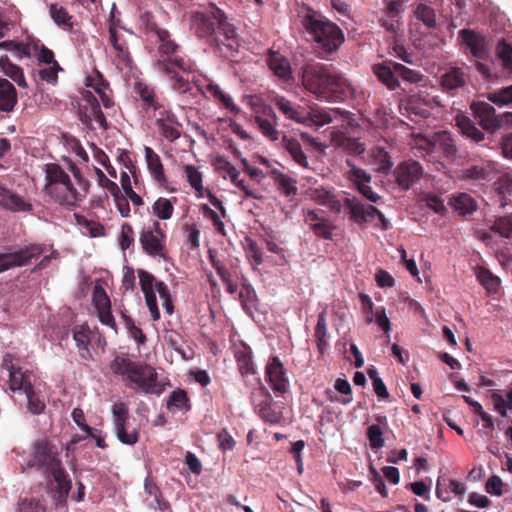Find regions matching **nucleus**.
Segmentation results:
<instances>
[{"label": "nucleus", "mask_w": 512, "mask_h": 512, "mask_svg": "<svg viewBox=\"0 0 512 512\" xmlns=\"http://www.w3.org/2000/svg\"><path fill=\"white\" fill-rule=\"evenodd\" d=\"M302 24L314 41L315 51L322 58L335 52L344 42L342 30L313 10L309 9L303 16Z\"/></svg>", "instance_id": "obj_4"}, {"label": "nucleus", "mask_w": 512, "mask_h": 512, "mask_svg": "<svg viewBox=\"0 0 512 512\" xmlns=\"http://www.w3.org/2000/svg\"><path fill=\"white\" fill-rule=\"evenodd\" d=\"M133 92L136 99L141 100V107L147 113H156L157 110L162 108V104L154 91V89L148 84L142 81H136L134 84Z\"/></svg>", "instance_id": "obj_24"}, {"label": "nucleus", "mask_w": 512, "mask_h": 512, "mask_svg": "<svg viewBox=\"0 0 512 512\" xmlns=\"http://www.w3.org/2000/svg\"><path fill=\"white\" fill-rule=\"evenodd\" d=\"M359 298L361 301L362 311L365 314L366 322L372 323L375 316V322L382 330H384V310H377L374 314L371 298L364 293H360Z\"/></svg>", "instance_id": "obj_39"}, {"label": "nucleus", "mask_w": 512, "mask_h": 512, "mask_svg": "<svg viewBox=\"0 0 512 512\" xmlns=\"http://www.w3.org/2000/svg\"><path fill=\"white\" fill-rule=\"evenodd\" d=\"M414 14L416 18L422 21L428 28L436 26V14L432 7L427 4L420 3L417 5Z\"/></svg>", "instance_id": "obj_55"}, {"label": "nucleus", "mask_w": 512, "mask_h": 512, "mask_svg": "<svg viewBox=\"0 0 512 512\" xmlns=\"http://www.w3.org/2000/svg\"><path fill=\"white\" fill-rule=\"evenodd\" d=\"M491 230L505 238H512V215L499 217L491 226Z\"/></svg>", "instance_id": "obj_58"}, {"label": "nucleus", "mask_w": 512, "mask_h": 512, "mask_svg": "<svg viewBox=\"0 0 512 512\" xmlns=\"http://www.w3.org/2000/svg\"><path fill=\"white\" fill-rule=\"evenodd\" d=\"M267 381L275 393L284 394L288 387L289 381L286 377L285 369L278 357L273 356L266 365Z\"/></svg>", "instance_id": "obj_19"}, {"label": "nucleus", "mask_w": 512, "mask_h": 512, "mask_svg": "<svg viewBox=\"0 0 512 512\" xmlns=\"http://www.w3.org/2000/svg\"><path fill=\"white\" fill-rule=\"evenodd\" d=\"M152 210L159 219L168 220L173 215L174 206L170 199L160 197L154 202Z\"/></svg>", "instance_id": "obj_53"}, {"label": "nucleus", "mask_w": 512, "mask_h": 512, "mask_svg": "<svg viewBox=\"0 0 512 512\" xmlns=\"http://www.w3.org/2000/svg\"><path fill=\"white\" fill-rule=\"evenodd\" d=\"M403 0H391L386 6V18H391L390 24L386 22V40L392 41V52L395 57L404 62L412 63L411 55L404 45L405 35L403 23L399 21V14L402 10Z\"/></svg>", "instance_id": "obj_6"}, {"label": "nucleus", "mask_w": 512, "mask_h": 512, "mask_svg": "<svg viewBox=\"0 0 512 512\" xmlns=\"http://www.w3.org/2000/svg\"><path fill=\"white\" fill-rule=\"evenodd\" d=\"M470 108L484 130L494 132L501 127L502 120L495 114L494 107L489 103L484 101L473 102Z\"/></svg>", "instance_id": "obj_18"}, {"label": "nucleus", "mask_w": 512, "mask_h": 512, "mask_svg": "<svg viewBox=\"0 0 512 512\" xmlns=\"http://www.w3.org/2000/svg\"><path fill=\"white\" fill-rule=\"evenodd\" d=\"M346 163L351 168L348 177L357 186L358 191L371 202H377L380 196L373 192L368 185L371 180L370 175L363 169L353 165L349 160H347Z\"/></svg>", "instance_id": "obj_25"}, {"label": "nucleus", "mask_w": 512, "mask_h": 512, "mask_svg": "<svg viewBox=\"0 0 512 512\" xmlns=\"http://www.w3.org/2000/svg\"><path fill=\"white\" fill-rule=\"evenodd\" d=\"M310 197L312 200L320 205H325L335 211H340L341 203L336 197L328 190L324 188H316L310 191Z\"/></svg>", "instance_id": "obj_42"}, {"label": "nucleus", "mask_w": 512, "mask_h": 512, "mask_svg": "<svg viewBox=\"0 0 512 512\" xmlns=\"http://www.w3.org/2000/svg\"><path fill=\"white\" fill-rule=\"evenodd\" d=\"M368 477L375 485L376 490L384 496V462L381 457H377V459L370 458Z\"/></svg>", "instance_id": "obj_38"}, {"label": "nucleus", "mask_w": 512, "mask_h": 512, "mask_svg": "<svg viewBox=\"0 0 512 512\" xmlns=\"http://www.w3.org/2000/svg\"><path fill=\"white\" fill-rule=\"evenodd\" d=\"M415 145L417 149L425 152L422 155L428 156L429 161L432 160L433 154L436 152H442L448 159H452L457 153L455 141L446 131L436 133L432 137L417 134L415 135Z\"/></svg>", "instance_id": "obj_8"}, {"label": "nucleus", "mask_w": 512, "mask_h": 512, "mask_svg": "<svg viewBox=\"0 0 512 512\" xmlns=\"http://www.w3.org/2000/svg\"><path fill=\"white\" fill-rule=\"evenodd\" d=\"M127 424H117L114 425L115 433L117 436V439L125 444V445H134L139 440V432L137 429H132L130 432L127 430Z\"/></svg>", "instance_id": "obj_54"}, {"label": "nucleus", "mask_w": 512, "mask_h": 512, "mask_svg": "<svg viewBox=\"0 0 512 512\" xmlns=\"http://www.w3.org/2000/svg\"><path fill=\"white\" fill-rule=\"evenodd\" d=\"M467 76L460 68H452L441 76V86L444 91L454 93L466 85Z\"/></svg>", "instance_id": "obj_35"}, {"label": "nucleus", "mask_w": 512, "mask_h": 512, "mask_svg": "<svg viewBox=\"0 0 512 512\" xmlns=\"http://www.w3.org/2000/svg\"><path fill=\"white\" fill-rule=\"evenodd\" d=\"M487 99L499 106L512 103V85L489 93Z\"/></svg>", "instance_id": "obj_59"}, {"label": "nucleus", "mask_w": 512, "mask_h": 512, "mask_svg": "<svg viewBox=\"0 0 512 512\" xmlns=\"http://www.w3.org/2000/svg\"><path fill=\"white\" fill-rule=\"evenodd\" d=\"M156 119V125L159 129L161 136L167 141L174 142L181 137L182 124L178 121L176 115L164 108L157 110L153 113Z\"/></svg>", "instance_id": "obj_16"}, {"label": "nucleus", "mask_w": 512, "mask_h": 512, "mask_svg": "<svg viewBox=\"0 0 512 512\" xmlns=\"http://www.w3.org/2000/svg\"><path fill=\"white\" fill-rule=\"evenodd\" d=\"M9 371V388L12 392L26 393L33 388L32 373L29 370H23L13 364L7 367Z\"/></svg>", "instance_id": "obj_27"}, {"label": "nucleus", "mask_w": 512, "mask_h": 512, "mask_svg": "<svg viewBox=\"0 0 512 512\" xmlns=\"http://www.w3.org/2000/svg\"><path fill=\"white\" fill-rule=\"evenodd\" d=\"M397 76L410 83H418L423 76L415 70L405 67L400 63L386 61V87L395 89L398 84Z\"/></svg>", "instance_id": "obj_20"}, {"label": "nucleus", "mask_w": 512, "mask_h": 512, "mask_svg": "<svg viewBox=\"0 0 512 512\" xmlns=\"http://www.w3.org/2000/svg\"><path fill=\"white\" fill-rule=\"evenodd\" d=\"M17 103V92L7 79L0 78V117L10 113Z\"/></svg>", "instance_id": "obj_30"}, {"label": "nucleus", "mask_w": 512, "mask_h": 512, "mask_svg": "<svg viewBox=\"0 0 512 512\" xmlns=\"http://www.w3.org/2000/svg\"><path fill=\"white\" fill-rule=\"evenodd\" d=\"M120 183L125 194L124 197L128 198L132 202L134 207H140L144 204L142 197L133 190L131 177L128 174V172H121Z\"/></svg>", "instance_id": "obj_48"}, {"label": "nucleus", "mask_w": 512, "mask_h": 512, "mask_svg": "<svg viewBox=\"0 0 512 512\" xmlns=\"http://www.w3.org/2000/svg\"><path fill=\"white\" fill-rule=\"evenodd\" d=\"M443 106L439 96L431 95L425 90H419L411 95L405 102V111L409 119L415 123L427 119L434 107Z\"/></svg>", "instance_id": "obj_10"}, {"label": "nucleus", "mask_w": 512, "mask_h": 512, "mask_svg": "<svg viewBox=\"0 0 512 512\" xmlns=\"http://www.w3.org/2000/svg\"><path fill=\"white\" fill-rule=\"evenodd\" d=\"M477 279L488 293H497L500 287V279L486 268H479Z\"/></svg>", "instance_id": "obj_51"}, {"label": "nucleus", "mask_w": 512, "mask_h": 512, "mask_svg": "<svg viewBox=\"0 0 512 512\" xmlns=\"http://www.w3.org/2000/svg\"><path fill=\"white\" fill-rule=\"evenodd\" d=\"M331 67L320 64L312 63L306 64L302 68V83L305 89L316 95L320 100H325L329 94L327 85L332 72Z\"/></svg>", "instance_id": "obj_7"}, {"label": "nucleus", "mask_w": 512, "mask_h": 512, "mask_svg": "<svg viewBox=\"0 0 512 512\" xmlns=\"http://www.w3.org/2000/svg\"><path fill=\"white\" fill-rule=\"evenodd\" d=\"M451 204L456 211L463 215L470 214L476 210L475 200L466 193L454 196Z\"/></svg>", "instance_id": "obj_50"}, {"label": "nucleus", "mask_w": 512, "mask_h": 512, "mask_svg": "<svg viewBox=\"0 0 512 512\" xmlns=\"http://www.w3.org/2000/svg\"><path fill=\"white\" fill-rule=\"evenodd\" d=\"M463 41L469 48L473 57L477 59L475 65L477 71L487 80L492 78L490 66L483 61L490 58L489 51L486 47L485 37L473 30L462 29L459 32Z\"/></svg>", "instance_id": "obj_9"}, {"label": "nucleus", "mask_w": 512, "mask_h": 512, "mask_svg": "<svg viewBox=\"0 0 512 512\" xmlns=\"http://www.w3.org/2000/svg\"><path fill=\"white\" fill-rule=\"evenodd\" d=\"M145 394L160 395L163 391L158 384V375L149 365L136 364L127 379Z\"/></svg>", "instance_id": "obj_12"}, {"label": "nucleus", "mask_w": 512, "mask_h": 512, "mask_svg": "<svg viewBox=\"0 0 512 512\" xmlns=\"http://www.w3.org/2000/svg\"><path fill=\"white\" fill-rule=\"evenodd\" d=\"M272 102L287 119L302 124L308 123L309 114L304 107L283 96H275Z\"/></svg>", "instance_id": "obj_22"}, {"label": "nucleus", "mask_w": 512, "mask_h": 512, "mask_svg": "<svg viewBox=\"0 0 512 512\" xmlns=\"http://www.w3.org/2000/svg\"><path fill=\"white\" fill-rule=\"evenodd\" d=\"M190 26L198 38L211 39L233 49L237 44V32L226 13L214 3H208L201 11L190 13Z\"/></svg>", "instance_id": "obj_2"}, {"label": "nucleus", "mask_w": 512, "mask_h": 512, "mask_svg": "<svg viewBox=\"0 0 512 512\" xmlns=\"http://www.w3.org/2000/svg\"><path fill=\"white\" fill-rule=\"evenodd\" d=\"M0 206L12 212H29L32 205L12 190L0 185Z\"/></svg>", "instance_id": "obj_28"}, {"label": "nucleus", "mask_w": 512, "mask_h": 512, "mask_svg": "<svg viewBox=\"0 0 512 512\" xmlns=\"http://www.w3.org/2000/svg\"><path fill=\"white\" fill-rule=\"evenodd\" d=\"M496 54L504 68L512 70V45L504 39L500 40L496 46Z\"/></svg>", "instance_id": "obj_57"}, {"label": "nucleus", "mask_w": 512, "mask_h": 512, "mask_svg": "<svg viewBox=\"0 0 512 512\" xmlns=\"http://www.w3.org/2000/svg\"><path fill=\"white\" fill-rule=\"evenodd\" d=\"M157 44L156 68L162 74H171L174 68H179L183 73L194 72V65L189 59L178 56L179 45L172 39L168 30H164L154 38Z\"/></svg>", "instance_id": "obj_5"}, {"label": "nucleus", "mask_w": 512, "mask_h": 512, "mask_svg": "<svg viewBox=\"0 0 512 512\" xmlns=\"http://www.w3.org/2000/svg\"><path fill=\"white\" fill-rule=\"evenodd\" d=\"M327 86L330 95L325 97V101L344 102L357 98L356 87L343 74L334 69H332Z\"/></svg>", "instance_id": "obj_14"}, {"label": "nucleus", "mask_w": 512, "mask_h": 512, "mask_svg": "<svg viewBox=\"0 0 512 512\" xmlns=\"http://www.w3.org/2000/svg\"><path fill=\"white\" fill-rule=\"evenodd\" d=\"M456 121L457 126L463 135L477 143L484 140V133L475 126L474 122L470 118L460 115L457 116Z\"/></svg>", "instance_id": "obj_43"}, {"label": "nucleus", "mask_w": 512, "mask_h": 512, "mask_svg": "<svg viewBox=\"0 0 512 512\" xmlns=\"http://www.w3.org/2000/svg\"><path fill=\"white\" fill-rule=\"evenodd\" d=\"M27 466L43 472L46 478H52L60 496H67L71 489V481L62 467L57 447L48 439L36 440L32 447Z\"/></svg>", "instance_id": "obj_3"}, {"label": "nucleus", "mask_w": 512, "mask_h": 512, "mask_svg": "<svg viewBox=\"0 0 512 512\" xmlns=\"http://www.w3.org/2000/svg\"><path fill=\"white\" fill-rule=\"evenodd\" d=\"M144 154L147 169L153 180L160 186L166 185L167 177L165 175L164 167L160 159V156L151 147L148 146L144 147Z\"/></svg>", "instance_id": "obj_29"}, {"label": "nucleus", "mask_w": 512, "mask_h": 512, "mask_svg": "<svg viewBox=\"0 0 512 512\" xmlns=\"http://www.w3.org/2000/svg\"><path fill=\"white\" fill-rule=\"evenodd\" d=\"M281 144L295 163L303 168H309L307 156L296 138L283 135Z\"/></svg>", "instance_id": "obj_33"}, {"label": "nucleus", "mask_w": 512, "mask_h": 512, "mask_svg": "<svg viewBox=\"0 0 512 512\" xmlns=\"http://www.w3.org/2000/svg\"><path fill=\"white\" fill-rule=\"evenodd\" d=\"M255 123L265 138L270 141L279 139L277 116L271 106L263 105L260 110H256Z\"/></svg>", "instance_id": "obj_17"}, {"label": "nucleus", "mask_w": 512, "mask_h": 512, "mask_svg": "<svg viewBox=\"0 0 512 512\" xmlns=\"http://www.w3.org/2000/svg\"><path fill=\"white\" fill-rule=\"evenodd\" d=\"M140 25L147 35V37L153 41V39L159 35L160 32L165 29L158 26L154 15L151 12H144L140 16Z\"/></svg>", "instance_id": "obj_49"}, {"label": "nucleus", "mask_w": 512, "mask_h": 512, "mask_svg": "<svg viewBox=\"0 0 512 512\" xmlns=\"http://www.w3.org/2000/svg\"><path fill=\"white\" fill-rule=\"evenodd\" d=\"M45 250L46 248L42 244H30L15 251L0 253V273L27 265L32 259L41 256Z\"/></svg>", "instance_id": "obj_11"}, {"label": "nucleus", "mask_w": 512, "mask_h": 512, "mask_svg": "<svg viewBox=\"0 0 512 512\" xmlns=\"http://www.w3.org/2000/svg\"><path fill=\"white\" fill-rule=\"evenodd\" d=\"M28 401V410L32 414H40L44 411L46 405L44 401L35 393L34 388L24 393Z\"/></svg>", "instance_id": "obj_64"}, {"label": "nucleus", "mask_w": 512, "mask_h": 512, "mask_svg": "<svg viewBox=\"0 0 512 512\" xmlns=\"http://www.w3.org/2000/svg\"><path fill=\"white\" fill-rule=\"evenodd\" d=\"M0 68L4 74L15 81L18 86L23 88L27 86L22 69L19 66L13 64L8 56L0 57Z\"/></svg>", "instance_id": "obj_41"}, {"label": "nucleus", "mask_w": 512, "mask_h": 512, "mask_svg": "<svg viewBox=\"0 0 512 512\" xmlns=\"http://www.w3.org/2000/svg\"><path fill=\"white\" fill-rule=\"evenodd\" d=\"M44 192L61 206L74 208L88 195L91 183L72 160L66 168L57 163H47L44 168Z\"/></svg>", "instance_id": "obj_1"}, {"label": "nucleus", "mask_w": 512, "mask_h": 512, "mask_svg": "<svg viewBox=\"0 0 512 512\" xmlns=\"http://www.w3.org/2000/svg\"><path fill=\"white\" fill-rule=\"evenodd\" d=\"M327 336L328 333L325 312H321L318 316L317 324L315 327V338L320 353H324L328 347Z\"/></svg>", "instance_id": "obj_52"}, {"label": "nucleus", "mask_w": 512, "mask_h": 512, "mask_svg": "<svg viewBox=\"0 0 512 512\" xmlns=\"http://www.w3.org/2000/svg\"><path fill=\"white\" fill-rule=\"evenodd\" d=\"M251 401L255 412L259 417L270 424H278L282 419V413L272 406V398L266 387L260 385L251 393Z\"/></svg>", "instance_id": "obj_13"}, {"label": "nucleus", "mask_w": 512, "mask_h": 512, "mask_svg": "<svg viewBox=\"0 0 512 512\" xmlns=\"http://www.w3.org/2000/svg\"><path fill=\"white\" fill-rule=\"evenodd\" d=\"M382 436L383 431L379 425L373 424L368 427L367 437L371 448L376 450L375 453L383 446L384 440Z\"/></svg>", "instance_id": "obj_63"}, {"label": "nucleus", "mask_w": 512, "mask_h": 512, "mask_svg": "<svg viewBox=\"0 0 512 512\" xmlns=\"http://www.w3.org/2000/svg\"><path fill=\"white\" fill-rule=\"evenodd\" d=\"M83 96L86 101L84 108L88 113V117L96 121L102 129L106 130L108 123L100 108L98 99L90 91H87Z\"/></svg>", "instance_id": "obj_37"}, {"label": "nucleus", "mask_w": 512, "mask_h": 512, "mask_svg": "<svg viewBox=\"0 0 512 512\" xmlns=\"http://www.w3.org/2000/svg\"><path fill=\"white\" fill-rule=\"evenodd\" d=\"M174 72L171 74H164L170 81H172V88L180 93H186L190 90V83L188 79H185L183 76L179 75V68H174Z\"/></svg>", "instance_id": "obj_60"}, {"label": "nucleus", "mask_w": 512, "mask_h": 512, "mask_svg": "<svg viewBox=\"0 0 512 512\" xmlns=\"http://www.w3.org/2000/svg\"><path fill=\"white\" fill-rule=\"evenodd\" d=\"M497 174L496 163L493 161H483L479 164L471 165L462 170V178L475 180L478 182L492 181Z\"/></svg>", "instance_id": "obj_26"}, {"label": "nucleus", "mask_w": 512, "mask_h": 512, "mask_svg": "<svg viewBox=\"0 0 512 512\" xmlns=\"http://www.w3.org/2000/svg\"><path fill=\"white\" fill-rule=\"evenodd\" d=\"M270 70L278 78L288 81L292 78V70L289 61L278 52H270L267 59Z\"/></svg>", "instance_id": "obj_32"}, {"label": "nucleus", "mask_w": 512, "mask_h": 512, "mask_svg": "<svg viewBox=\"0 0 512 512\" xmlns=\"http://www.w3.org/2000/svg\"><path fill=\"white\" fill-rule=\"evenodd\" d=\"M343 207L356 223L372 222L378 218L384 226V215L374 206L366 205L356 197H345Z\"/></svg>", "instance_id": "obj_15"}, {"label": "nucleus", "mask_w": 512, "mask_h": 512, "mask_svg": "<svg viewBox=\"0 0 512 512\" xmlns=\"http://www.w3.org/2000/svg\"><path fill=\"white\" fill-rule=\"evenodd\" d=\"M94 172L99 186L106 189L111 196H116L117 193H119V186L117 183L110 180L100 168L95 167Z\"/></svg>", "instance_id": "obj_62"}, {"label": "nucleus", "mask_w": 512, "mask_h": 512, "mask_svg": "<svg viewBox=\"0 0 512 512\" xmlns=\"http://www.w3.org/2000/svg\"><path fill=\"white\" fill-rule=\"evenodd\" d=\"M189 399L187 393L184 390L173 391L167 401L168 410H182L190 409Z\"/></svg>", "instance_id": "obj_56"}, {"label": "nucleus", "mask_w": 512, "mask_h": 512, "mask_svg": "<svg viewBox=\"0 0 512 512\" xmlns=\"http://www.w3.org/2000/svg\"><path fill=\"white\" fill-rule=\"evenodd\" d=\"M185 176L188 183L197 192H201L203 189L202 174L194 165H186L184 167Z\"/></svg>", "instance_id": "obj_61"}, {"label": "nucleus", "mask_w": 512, "mask_h": 512, "mask_svg": "<svg viewBox=\"0 0 512 512\" xmlns=\"http://www.w3.org/2000/svg\"><path fill=\"white\" fill-rule=\"evenodd\" d=\"M309 118L308 123L311 122L317 126H323L325 124H329L333 121L335 114L348 115V111H342L340 109H334L331 111L327 110H314L312 112H308Z\"/></svg>", "instance_id": "obj_45"}, {"label": "nucleus", "mask_w": 512, "mask_h": 512, "mask_svg": "<svg viewBox=\"0 0 512 512\" xmlns=\"http://www.w3.org/2000/svg\"><path fill=\"white\" fill-rule=\"evenodd\" d=\"M422 172V167L418 162L406 161L396 168L395 178L402 188L408 189L421 178Z\"/></svg>", "instance_id": "obj_23"}, {"label": "nucleus", "mask_w": 512, "mask_h": 512, "mask_svg": "<svg viewBox=\"0 0 512 512\" xmlns=\"http://www.w3.org/2000/svg\"><path fill=\"white\" fill-rule=\"evenodd\" d=\"M137 363L133 362L131 359L125 356L117 355L110 363V369L115 375H119L124 377L125 380L128 379V375L131 374L132 370L136 366Z\"/></svg>", "instance_id": "obj_44"}, {"label": "nucleus", "mask_w": 512, "mask_h": 512, "mask_svg": "<svg viewBox=\"0 0 512 512\" xmlns=\"http://www.w3.org/2000/svg\"><path fill=\"white\" fill-rule=\"evenodd\" d=\"M275 175V182L278 186V190L286 197L294 196L297 194L296 180L289 177L288 175L281 173L277 170L273 172Z\"/></svg>", "instance_id": "obj_46"}, {"label": "nucleus", "mask_w": 512, "mask_h": 512, "mask_svg": "<svg viewBox=\"0 0 512 512\" xmlns=\"http://www.w3.org/2000/svg\"><path fill=\"white\" fill-rule=\"evenodd\" d=\"M331 141L335 147L351 155H360L365 151L363 143L341 131L334 132Z\"/></svg>", "instance_id": "obj_31"}, {"label": "nucleus", "mask_w": 512, "mask_h": 512, "mask_svg": "<svg viewBox=\"0 0 512 512\" xmlns=\"http://www.w3.org/2000/svg\"><path fill=\"white\" fill-rule=\"evenodd\" d=\"M49 13L53 21L58 25L63 27L64 29L71 30L73 27V23L71 21L72 17L69 15L67 10L59 6L55 3L51 4L49 7Z\"/></svg>", "instance_id": "obj_47"}, {"label": "nucleus", "mask_w": 512, "mask_h": 512, "mask_svg": "<svg viewBox=\"0 0 512 512\" xmlns=\"http://www.w3.org/2000/svg\"><path fill=\"white\" fill-rule=\"evenodd\" d=\"M109 42L113 46L115 56L119 63L129 66L131 62L128 45L121 34L118 33L116 28L110 27L109 29Z\"/></svg>", "instance_id": "obj_36"}, {"label": "nucleus", "mask_w": 512, "mask_h": 512, "mask_svg": "<svg viewBox=\"0 0 512 512\" xmlns=\"http://www.w3.org/2000/svg\"><path fill=\"white\" fill-rule=\"evenodd\" d=\"M164 238V233L160 228L159 222L153 223V229L143 230L140 234V243L142 249L149 256H163L164 254V245L162 244V239Z\"/></svg>", "instance_id": "obj_21"}, {"label": "nucleus", "mask_w": 512, "mask_h": 512, "mask_svg": "<svg viewBox=\"0 0 512 512\" xmlns=\"http://www.w3.org/2000/svg\"><path fill=\"white\" fill-rule=\"evenodd\" d=\"M91 330L87 325H78L73 329V339L79 350V354L84 360H91L92 353L89 349L91 342Z\"/></svg>", "instance_id": "obj_34"}, {"label": "nucleus", "mask_w": 512, "mask_h": 512, "mask_svg": "<svg viewBox=\"0 0 512 512\" xmlns=\"http://www.w3.org/2000/svg\"><path fill=\"white\" fill-rule=\"evenodd\" d=\"M0 49L12 52L18 59L30 57L33 49H37V45L31 43H23L15 40H7L0 42Z\"/></svg>", "instance_id": "obj_40"}]
</instances>
